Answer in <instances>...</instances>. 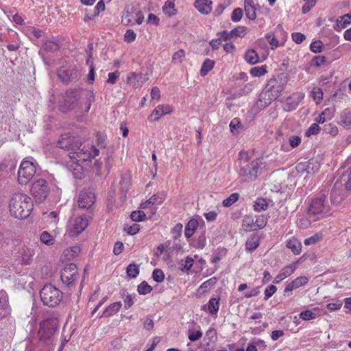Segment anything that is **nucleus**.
<instances>
[{"label":"nucleus","mask_w":351,"mask_h":351,"mask_svg":"<svg viewBox=\"0 0 351 351\" xmlns=\"http://www.w3.org/2000/svg\"><path fill=\"white\" fill-rule=\"evenodd\" d=\"M31 191L35 201L38 203H42L48 197L50 189L45 180L38 179L33 182Z\"/></svg>","instance_id":"nucleus-9"},{"label":"nucleus","mask_w":351,"mask_h":351,"mask_svg":"<svg viewBox=\"0 0 351 351\" xmlns=\"http://www.w3.org/2000/svg\"><path fill=\"white\" fill-rule=\"evenodd\" d=\"M284 88L285 85L281 80L270 79L264 90L267 91L271 96H273L274 99H276L280 96Z\"/></svg>","instance_id":"nucleus-15"},{"label":"nucleus","mask_w":351,"mask_h":351,"mask_svg":"<svg viewBox=\"0 0 351 351\" xmlns=\"http://www.w3.org/2000/svg\"><path fill=\"white\" fill-rule=\"evenodd\" d=\"M9 207L13 217L16 219H26L32 210L33 203L28 195L18 193L12 195Z\"/></svg>","instance_id":"nucleus-2"},{"label":"nucleus","mask_w":351,"mask_h":351,"mask_svg":"<svg viewBox=\"0 0 351 351\" xmlns=\"http://www.w3.org/2000/svg\"><path fill=\"white\" fill-rule=\"evenodd\" d=\"M267 207L268 202L263 198H257L254 204V209L257 212L265 210Z\"/></svg>","instance_id":"nucleus-41"},{"label":"nucleus","mask_w":351,"mask_h":351,"mask_svg":"<svg viewBox=\"0 0 351 351\" xmlns=\"http://www.w3.org/2000/svg\"><path fill=\"white\" fill-rule=\"evenodd\" d=\"M40 240L47 245H52L55 243V238L47 231H44L40 234Z\"/></svg>","instance_id":"nucleus-40"},{"label":"nucleus","mask_w":351,"mask_h":351,"mask_svg":"<svg viewBox=\"0 0 351 351\" xmlns=\"http://www.w3.org/2000/svg\"><path fill=\"white\" fill-rule=\"evenodd\" d=\"M326 61V57L323 56H317L312 59V65L319 67L325 64Z\"/></svg>","instance_id":"nucleus-53"},{"label":"nucleus","mask_w":351,"mask_h":351,"mask_svg":"<svg viewBox=\"0 0 351 351\" xmlns=\"http://www.w3.org/2000/svg\"><path fill=\"white\" fill-rule=\"evenodd\" d=\"M38 246L35 243L21 245L18 250V258L22 265H29Z\"/></svg>","instance_id":"nucleus-10"},{"label":"nucleus","mask_w":351,"mask_h":351,"mask_svg":"<svg viewBox=\"0 0 351 351\" xmlns=\"http://www.w3.org/2000/svg\"><path fill=\"white\" fill-rule=\"evenodd\" d=\"M212 1L209 0H199V12L208 14L212 10Z\"/></svg>","instance_id":"nucleus-34"},{"label":"nucleus","mask_w":351,"mask_h":351,"mask_svg":"<svg viewBox=\"0 0 351 351\" xmlns=\"http://www.w3.org/2000/svg\"><path fill=\"white\" fill-rule=\"evenodd\" d=\"M36 173V166L33 158H25L21 163L18 171V181L21 184H26Z\"/></svg>","instance_id":"nucleus-7"},{"label":"nucleus","mask_w":351,"mask_h":351,"mask_svg":"<svg viewBox=\"0 0 351 351\" xmlns=\"http://www.w3.org/2000/svg\"><path fill=\"white\" fill-rule=\"evenodd\" d=\"M324 131L327 134H331L332 136H336L338 134L337 127L331 123L326 125L324 126Z\"/></svg>","instance_id":"nucleus-57"},{"label":"nucleus","mask_w":351,"mask_h":351,"mask_svg":"<svg viewBox=\"0 0 351 351\" xmlns=\"http://www.w3.org/2000/svg\"><path fill=\"white\" fill-rule=\"evenodd\" d=\"M194 263L191 257L187 256L184 260L180 262V267L182 271H189L193 266Z\"/></svg>","instance_id":"nucleus-44"},{"label":"nucleus","mask_w":351,"mask_h":351,"mask_svg":"<svg viewBox=\"0 0 351 351\" xmlns=\"http://www.w3.org/2000/svg\"><path fill=\"white\" fill-rule=\"evenodd\" d=\"M77 269L74 263L66 264L61 270V280L66 286L71 285L77 278Z\"/></svg>","instance_id":"nucleus-11"},{"label":"nucleus","mask_w":351,"mask_h":351,"mask_svg":"<svg viewBox=\"0 0 351 351\" xmlns=\"http://www.w3.org/2000/svg\"><path fill=\"white\" fill-rule=\"evenodd\" d=\"M137 290L139 294L145 295L152 291V287L147 282L143 281L138 286Z\"/></svg>","instance_id":"nucleus-47"},{"label":"nucleus","mask_w":351,"mask_h":351,"mask_svg":"<svg viewBox=\"0 0 351 351\" xmlns=\"http://www.w3.org/2000/svg\"><path fill=\"white\" fill-rule=\"evenodd\" d=\"M260 238L258 234H252L245 243L247 250L252 252L256 249L259 245Z\"/></svg>","instance_id":"nucleus-26"},{"label":"nucleus","mask_w":351,"mask_h":351,"mask_svg":"<svg viewBox=\"0 0 351 351\" xmlns=\"http://www.w3.org/2000/svg\"><path fill=\"white\" fill-rule=\"evenodd\" d=\"M263 163L258 160H254L251 162L241 161L239 165V176L243 182L254 181L258 175L261 173Z\"/></svg>","instance_id":"nucleus-4"},{"label":"nucleus","mask_w":351,"mask_h":351,"mask_svg":"<svg viewBox=\"0 0 351 351\" xmlns=\"http://www.w3.org/2000/svg\"><path fill=\"white\" fill-rule=\"evenodd\" d=\"M164 199L165 195L163 193L155 194L148 199V203H151L152 205H158L162 204Z\"/></svg>","instance_id":"nucleus-46"},{"label":"nucleus","mask_w":351,"mask_h":351,"mask_svg":"<svg viewBox=\"0 0 351 351\" xmlns=\"http://www.w3.org/2000/svg\"><path fill=\"white\" fill-rule=\"evenodd\" d=\"M184 58V51L180 49L175 52L172 57V62L173 64H178L182 62Z\"/></svg>","instance_id":"nucleus-51"},{"label":"nucleus","mask_w":351,"mask_h":351,"mask_svg":"<svg viewBox=\"0 0 351 351\" xmlns=\"http://www.w3.org/2000/svg\"><path fill=\"white\" fill-rule=\"evenodd\" d=\"M163 12L168 16H173L176 14L177 10L175 9V0H167L163 8Z\"/></svg>","instance_id":"nucleus-31"},{"label":"nucleus","mask_w":351,"mask_h":351,"mask_svg":"<svg viewBox=\"0 0 351 351\" xmlns=\"http://www.w3.org/2000/svg\"><path fill=\"white\" fill-rule=\"evenodd\" d=\"M88 219L86 216L83 215L76 217L70 221L71 235H77L84 231L88 226Z\"/></svg>","instance_id":"nucleus-13"},{"label":"nucleus","mask_w":351,"mask_h":351,"mask_svg":"<svg viewBox=\"0 0 351 351\" xmlns=\"http://www.w3.org/2000/svg\"><path fill=\"white\" fill-rule=\"evenodd\" d=\"M243 16V10L241 8H236L233 10L231 15V20L233 22H239Z\"/></svg>","instance_id":"nucleus-55"},{"label":"nucleus","mask_w":351,"mask_h":351,"mask_svg":"<svg viewBox=\"0 0 351 351\" xmlns=\"http://www.w3.org/2000/svg\"><path fill=\"white\" fill-rule=\"evenodd\" d=\"M239 198V195L237 193H232L228 198L223 201V205L225 207H230L235 203Z\"/></svg>","instance_id":"nucleus-45"},{"label":"nucleus","mask_w":351,"mask_h":351,"mask_svg":"<svg viewBox=\"0 0 351 351\" xmlns=\"http://www.w3.org/2000/svg\"><path fill=\"white\" fill-rule=\"evenodd\" d=\"M230 130L234 135H237L243 130V125L239 118H234L230 121Z\"/></svg>","instance_id":"nucleus-30"},{"label":"nucleus","mask_w":351,"mask_h":351,"mask_svg":"<svg viewBox=\"0 0 351 351\" xmlns=\"http://www.w3.org/2000/svg\"><path fill=\"white\" fill-rule=\"evenodd\" d=\"M277 291L275 285H271L268 286L265 290V300H267L271 298Z\"/></svg>","instance_id":"nucleus-60"},{"label":"nucleus","mask_w":351,"mask_h":351,"mask_svg":"<svg viewBox=\"0 0 351 351\" xmlns=\"http://www.w3.org/2000/svg\"><path fill=\"white\" fill-rule=\"evenodd\" d=\"M267 70L265 66H262L261 67H254L251 69L250 73L253 76L259 77L263 75L266 73Z\"/></svg>","instance_id":"nucleus-56"},{"label":"nucleus","mask_w":351,"mask_h":351,"mask_svg":"<svg viewBox=\"0 0 351 351\" xmlns=\"http://www.w3.org/2000/svg\"><path fill=\"white\" fill-rule=\"evenodd\" d=\"M171 107L169 105H159L152 112L150 117H154V121H158L161 117L169 114Z\"/></svg>","instance_id":"nucleus-22"},{"label":"nucleus","mask_w":351,"mask_h":351,"mask_svg":"<svg viewBox=\"0 0 351 351\" xmlns=\"http://www.w3.org/2000/svg\"><path fill=\"white\" fill-rule=\"evenodd\" d=\"M197 228V220L195 219H191L185 228V236L187 238L191 237Z\"/></svg>","instance_id":"nucleus-37"},{"label":"nucleus","mask_w":351,"mask_h":351,"mask_svg":"<svg viewBox=\"0 0 351 351\" xmlns=\"http://www.w3.org/2000/svg\"><path fill=\"white\" fill-rule=\"evenodd\" d=\"M351 23V14H346L340 16L337 20V25L340 29L346 28L348 25Z\"/></svg>","instance_id":"nucleus-39"},{"label":"nucleus","mask_w":351,"mask_h":351,"mask_svg":"<svg viewBox=\"0 0 351 351\" xmlns=\"http://www.w3.org/2000/svg\"><path fill=\"white\" fill-rule=\"evenodd\" d=\"M95 201V194L90 191L83 190L78 196L77 204L81 208H90Z\"/></svg>","instance_id":"nucleus-14"},{"label":"nucleus","mask_w":351,"mask_h":351,"mask_svg":"<svg viewBox=\"0 0 351 351\" xmlns=\"http://www.w3.org/2000/svg\"><path fill=\"white\" fill-rule=\"evenodd\" d=\"M122 304L121 302H116L109 305L103 312L102 315L104 317H110L117 313L121 308Z\"/></svg>","instance_id":"nucleus-29"},{"label":"nucleus","mask_w":351,"mask_h":351,"mask_svg":"<svg viewBox=\"0 0 351 351\" xmlns=\"http://www.w3.org/2000/svg\"><path fill=\"white\" fill-rule=\"evenodd\" d=\"M216 340V332L213 329L208 330L206 332V337L204 339L205 343H202V351H209L214 347V343Z\"/></svg>","instance_id":"nucleus-19"},{"label":"nucleus","mask_w":351,"mask_h":351,"mask_svg":"<svg viewBox=\"0 0 351 351\" xmlns=\"http://www.w3.org/2000/svg\"><path fill=\"white\" fill-rule=\"evenodd\" d=\"M219 308V301L216 298H211L207 304L202 306V310L208 311L211 315L217 317Z\"/></svg>","instance_id":"nucleus-23"},{"label":"nucleus","mask_w":351,"mask_h":351,"mask_svg":"<svg viewBox=\"0 0 351 351\" xmlns=\"http://www.w3.org/2000/svg\"><path fill=\"white\" fill-rule=\"evenodd\" d=\"M59 321L56 316H51L43 320L40 325L38 335L40 339L46 340L54 335L58 327Z\"/></svg>","instance_id":"nucleus-8"},{"label":"nucleus","mask_w":351,"mask_h":351,"mask_svg":"<svg viewBox=\"0 0 351 351\" xmlns=\"http://www.w3.org/2000/svg\"><path fill=\"white\" fill-rule=\"evenodd\" d=\"M95 94L93 90H70L65 93L64 104L61 106V110L66 112L75 109L78 106L80 99H86L87 106L85 112H88L92 103L94 101Z\"/></svg>","instance_id":"nucleus-3"},{"label":"nucleus","mask_w":351,"mask_h":351,"mask_svg":"<svg viewBox=\"0 0 351 351\" xmlns=\"http://www.w3.org/2000/svg\"><path fill=\"white\" fill-rule=\"evenodd\" d=\"M245 60L250 64H255L259 62V56L256 51L251 49L245 53Z\"/></svg>","instance_id":"nucleus-36"},{"label":"nucleus","mask_w":351,"mask_h":351,"mask_svg":"<svg viewBox=\"0 0 351 351\" xmlns=\"http://www.w3.org/2000/svg\"><path fill=\"white\" fill-rule=\"evenodd\" d=\"M242 228L246 232L255 230L254 219L251 215H246L242 220Z\"/></svg>","instance_id":"nucleus-28"},{"label":"nucleus","mask_w":351,"mask_h":351,"mask_svg":"<svg viewBox=\"0 0 351 351\" xmlns=\"http://www.w3.org/2000/svg\"><path fill=\"white\" fill-rule=\"evenodd\" d=\"M308 279L306 276L298 277L294 280L292 281L296 289L305 285L306 284L308 283Z\"/></svg>","instance_id":"nucleus-54"},{"label":"nucleus","mask_w":351,"mask_h":351,"mask_svg":"<svg viewBox=\"0 0 351 351\" xmlns=\"http://www.w3.org/2000/svg\"><path fill=\"white\" fill-rule=\"evenodd\" d=\"M267 223V217L263 215L256 216V219L254 220L255 229H262L263 228Z\"/></svg>","instance_id":"nucleus-43"},{"label":"nucleus","mask_w":351,"mask_h":351,"mask_svg":"<svg viewBox=\"0 0 351 351\" xmlns=\"http://www.w3.org/2000/svg\"><path fill=\"white\" fill-rule=\"evenodd\" d=\"M327 195L326 190H322L320 193L312 199L308 207V215H322L330 212V206L326 198Z\"/></svg>","instance_id":"nucleus-5"},{"label":"nucleus","mask_w":351,"mask_h":351,"mask_svg":"<svg viewBox=\"0 0 351 351\" xmlns=\"http://www.w3.org/2000/svg\"><path fill=\"white\" fill-rule=\"evenodd\" d=\"M146 215L142 210H134L130 215L131 219L134 221H141L145 219Z\"/></svg>","instance_id":"nucleus-50"},{"label":"nucleus","mask_w":351,"mask_h":351,"mask_svg":"<svg viewBox=\"0 0 351 351\" xmlns=\"http://www.w3.org/2000/svg\"><path fill=\"white\" fill-rule=\"evenodd\" d=\"M81 142L68 134L62 135L58 141V146L69 152V158L74 163L85 162L95 158L99 155V151L95 146L91 145L82 147Z\"/></svg>","instance_id":"nucleus-1"},{"label":"nucleus","mask_w":351,"mask_h":351,"mask_svg":"<svg viewBox=\"0 0 351 351\" xmlns=\"http://www.w3.org/2000/svg\"><path fill=\"white\" fill-rule=\"evenodd\" d=\"M296 267L295 264H289L285 267H283L280 273L276 276L274 280V283L278 284L281 282L282 280L285 279L288 276H291L294 271L295 270Z\"/></svg>","instance_id":"nucleus-20"},{"label":"nucleus","mask_w":351,"mask_h":351,"mask_svg":"<svg viewBox=\"0 0 351 351\" xmlns=\"http://www.w3.org/2000/svg\"><path fill=\"white\" fill-rule=\"evenodd\" d=\"M128 275L131 278H136L139 274V269L135 264H130L126 269Z\"/></svg>","instance_id":"nucleus-49"},{"label":"nucleus","mask_w":351,"mask_h":351,"mask_svg":"<svg viewBox=\"0 0 351 351\" xmlns=\"http://www.w3.org/2000/svg\"><path fill=\"white\" fill-rule=\"evenodd\" d=\"M276 99L266 90H263L259 95V98L256 102V106L260 110L265 108Z\"/></svg>","instance_id":"nucleus-21"},{"label":"nucleus","mask_w":351,"mask_h":351,"mask_svg":"<svg viewBox=\"0 0 351 351\" xmlns=\"http://www.w3.org/2000/svg\"><path fill=\"white\" fill-rule=\"evenodd\" d=\"M300 317L303 320H310L315 318V314L310 310L302 311Z\"/></svg>","instance_id":"nucleus-61"},{"label":"nucleus","mask_w":351,"mask_h":351,"mask_svg":"<svg viewBox=\"0 0 351 351\" xmlns=\"http://www.w3.org/2000/svg\"><path fill=\"white\" fill-rule=\"evenodd\" d=\"M266 38L267 40V42L270 44L271 46V48L274 49V47H277L279 45L278 40H276L274 35L272 33H269L266 34Z\"/></svg>","instance_id":"nucleus-62"},{"label":"nucleus","mask_w":351,"mask_h":351,"mask_svg":"<svg viewBox=\"0 0 351 351\" xmlns=\"http://www.w3.org/2000/svg\"><path fill=\"white\" fill-rule=\"evenodd\" d=\"M40 296L45 305L55 306L62 300V293L51 284L45 285L40 291Z\"/></svg>","instance_id":"nucleus-6"},{"label":"nucleus","mask_w":351,"mask_h":351,"mask_svg":"<svg viewBox=\"0 0 351 351\" xmlns=\"http://www.w3.org/2000/svg\"><path fill=\"white\" fill-rule=\"evenodd\" d=\"M215 64V62L214 60L206 58L204 61L201 67V75L205 76L206 75H207V73L213 69Z\"/></svg>","instance_id":"nucleus-38"},{"label":"nucleus","mask_w":351,"mask_h":351,"mask_svg":"<svg viewBox=\"0 0 351 351\" xmlns=\"http://www.w3.org/2000/svg\"><path fill=\"white\" fill-rule=\"evenodd\" d=\"M339 123L344 127L351 126V112L348 109L344 110L340 116Z\"/></svg>","instance_id":"nucleus-35"},{"label":"nucleus","mask_w":351,"mask_h":351,"mask_svg":"<svg viewBox=\"0 0 351 351\" xmlns=\"http://www.w3.org/2000/svg\"><path fill=\"white\" fill-rule=\"evenodd\" d=\"M153 279L157 282H161L164 280L165 274L160 269H156L152 273Z\"/></svg>","instance_id":"nucleus-52"},{"label":"nucleus","mask_w":351,"mask_h":351,"mask_svg":"<svg viewBox=\"0 0 351 351\" xmlns=\"http://www.w3.org/2000/svg\"><path fill=\"white\" fill-rule=\"evenodd\" d=\"M342 182H336L330 191V202L332 204L337 205L340 204L343 198V190L342 189Z\"/></svg>","instance_id":"nucleus-16"},{"label":"nucleus","mask_w":351,"mask_h":351,"mask_svg":"<svg viewBox=\"0 0 351 351\" xmlns=\"http://www.w3.org/2000/svg\"><path fill=\"white\" fill-rule=\"evenodd\" d=\"M306 173L313 175L315 172H317L319 169V165L317 162L314 160H310L307 162H306Z\"/></svg>","instance_id":"nucleus-42"},{"label":"nucleus","mask_w":351,"mask_h":351,"mask_svg":"<svg viewBox=\"0 0 351 351\" xmlns=\"http://www.w3.org/2000/svg\"><path fill=\"white\" fill-rule=\"evenodd\" d=\"M105 10V3L102 0L99 1L93 10H86V18L93 20L97 16L101 11Z\"/></svg>","instance_id":"nucleus-25"},{"label":"nucleus","mask_w":351,"mask_h":351,"mask_svg":"<svg viewBox=\"0 0 351 351\" xmlns=\"http://www.w3.org/2000/svg\"><path fill=\"white\" fill-rule=\"evenodd\" d=\"M43 48L49 52L57 51L60 49V44L58 41L46 39L43 40L42 43Z\"/></svg>","instance_id":"nucleus-27"},{"label":"nucleus","mask_w":351,"mask_h":351,"mask_svg":"<svg viewBox=\"0 0 351 351\" xmlns=\"http://www.w3.org/2000/svg\"><path fill=\"white\" fill-rule=\"evenodd\" d=\"M341 182H343L346 190L351 191V170L348 174H344L341 178Z\"/></svg>","instance_id":"nucleus-58"},{"label":"nucleus","mask_w":351,"mask_h":351,"mask_svg":"<svg viewBox=\"0 0 351 351\" xmlns=\"http://www.w3.org/2000/svg\"><path fill=\"white\" fill-rule=\"evenodd\" d=\"M299 104V99L295 100L293 96H290L286 101V110L291 111L294 110Z\"/></svg>","instance_id":"nucleus-48"},{"label":"nucleus","mask_w":351,"mask_h":351,"mask_svg":"<svg viewBox=\"0 0 351 351\" xmlns=\"http://www.w3.org/2000/svg\"><path fill=\"white\" fill-rule=\"evenodd\" d=\"M301 138L298 136L293 135L289 138V144L293 148L297 147L301 143Z\"/></svg>","instance_id":"nucleus-64"},{"label":"nucleus","mask_w":351,"mask_h":351,"mask_svg":"<svg viewBox=\"0 0 351 351\" xmlns=\"http://www.w3.org/2000/svg\"><path fill=\"white\" fill-rule=\"evenodd\" d=\"M136 34L132 29H128L124 35V40L130 43L136 39Z\"/></svg>","instance_id":"nucleus-59"},{"label":"nucleus","mask_w":351,"mask_h":351,"mask_svg":"<svg viewBox=\"0 0 351 351\" xmlns=\"http://www.w3.org/2000/svg\"><path fill=\"white\" fill-rule=\"evenodd\" d=\"M287 247L290 249L294 254H299L301 252V243L295 239L289 240L287 242Z\"/></svg>","instance_id":"nucleus-32"},{"label":"nucleus","mask_w":351,"mask_h":351,"mask_svg":"<svg viewBox=\"0 0 351 351\" xmlns=\"http://www.w3.org/2000/svg\"><path fill=\"white\" fill-rule=\"evenodd\" d=\"M319 130H320V128H319L318 123H313L306 130V136H310L311 135L317 134L318 133V132L319 131Z\"/></svg>","instance_id":"nucleus-63"},{"label":"nucleus","mask_w":351,"mask_h":351,"mask_svg":"<svg viewBox=\"0 0 351 351\" xmlns=\"http://www.w3.org/2000/svg\"><path fill=\"white\" fill-rule=\"evenodd\" d=\"M247 28L244 26H239L231 31L224 30L220 33L222 40H228L233 37H243L246 34Z\"/></svg>","instance_id":"nucleus-18"},{"label":"nucleus","mask_w":351,"mask_h":351,"mask_svg":"<svg viewBox=\"0 0 351 351\" xmlns=\"http://www.w3.org/2000/svg\"><path fill=\"white\" fill-rule=\"evenodd\" d=\"M244 8L246 16L250 20H255L256 18V14L254 1L245 0Z\"/></svg>","instance_id":"nucleus-24"},{"label":"nucleus","mask_w":351,"mask_h":351,"mask_svg":"<svg viewBox=\"0 0 351 351\" xmlns=\"http://www.w3.org/2000/svg\"><path fill=\"white\" fill-rule=\"evenodd\" d=\"M3 309L5 314L10 313V308L8 304V296L5 291H0V309Z\"/></svg>","instance_id":"nucleus-33"},{"label":"nucleus","mask_w":351,"mask_h":351,"mask_svg":"<svg viewBox=\"0 0 351 351\" xmlns=\"http://www.w3.org/2000/svg\"><path fill=\"white\" fill-rule=\"evenodd\" d=\"M58 77L64 83L68 84L77 80L80 77L78 71L74 68L60 67L57 72Z\"/></svg>","instance_id":"nucleus-12"},{"label":"nucleus","mask_w":351,"mask_h":351,"mask_svg":"<svg viewBox=\"0 0 351 351\" xmlns=\"http://www.w3.org/2000/svg\"><path fill=\"white\" fill-rule=\"evenodd\" d=\"M149 80L147 73L143 75L142 73H130L128 75L127 81L134 88L142 86V85Z\"/></svg>","instance_id":"nucleus-17"}]
</instances>
